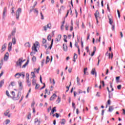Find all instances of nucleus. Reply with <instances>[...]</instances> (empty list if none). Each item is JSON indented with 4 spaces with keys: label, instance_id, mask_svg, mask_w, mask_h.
Here are the masks:
<instances>
[{
    "label": "nucleus",
    "instance_id": "1",
    "mask_svg": "<svg viewBox=\"0 0 125 125\" xmlns=\"http://www.w3.org/2000/svg\"><path fill=\"white\" fill-rule=\"evenodd\" d=\"M22 12V9L21 8H19L16 12V19H19V16H20V13Z\"/></svg>",
    "mask_w": 125,
    "mask_h": 125
},
{
    "label": "nucleus",
    "instance_id": "2",
    "mask_svg": "<svg viewBox=\"0 0 125 125\" xmlns=\"http://www.w3.org/2000/svg\"><path fill=\"white\" fill-rule=\"evenodd\" d=\"M12 94L13 96V99L14 100H19V98H20V97L21 96V95L19 96V93H18L17 97H15V92L14 91H12Z\"/></svg>",
    "mask_w": 125,
    "mask_h": 125
},
{
    "label": "nucleus",
    "instance_id": "3",
    "mask_svg": "<svg viewBox=\"0 0 125 125\" xmlns=\"http://www.w3.org/2000/svg\"><path fill=\"white\" fill-rule=\"evenodd\" d=\"M51 23H48L47 25L44 26L43 27V31H45V32H46L47 31V28L48 29H51Z\"/></svg>",
    "mask_w": 125,
    "mask_h": 125
},
{
    "label": "nucleus",
    "instance_id": "4",
    "mask_svg": "<svg viewBox=\"0 0 125 125\" xmlns=\"http://www.w3.org/2000/svg\"><path fill=\"white\" fill-rule=\"evenodd\" d=\"M107 17L109 20V23L110 25H113V23H114V20H113V17L111 14H109L107 16Z\"/></svg>",
    "mask_w": 125,
    "mask_h": 125
},
{
    "label": "nucleus",
    "instance_id": "5",
    "mask_svg": "<svg viewBox=\"0 0 125 125\" xmlns=\"http://www.w3.org/2000/svg\"><path fill=\"white\" fill-rule=\"evenodd\" d=\"M6 12H7V7H4L3 13H2V18L3 19H4L5 18V17L6 16Z\"/></svg>",
    "mask_w": 125,
    "mask_h": 125
},
{
    "label": "nucleus",
    "instance_id": "6",
    "mask_svg": "<svg viewBox=\"0 0 125 125\" xmlns=\"http://www.w3.org/2000/svg\"><path fill=\"white\" fill-rule=\"evenodd\" d=\"M24 62L23 61H22V60H21V59H19V60L17 62H16V64L18 66H19V67H20V68H21V66L22 65V63Z\"/></svg>",
    "mask_w": 125,
    "mask_h": 125
},
{
    "label": "nucleus",
    "instance_id": "7",
    "mask_svg": "<svg viewBox=\"0 0 125 125\" xmlns=\"http://www.w3.org/2000/svg\"><path fill=\"white\" fill-rule=\"evenodd\" d=\"M34 125H41V121L38 118H36L34 120Z\"/></svg>",
    "mask_w": 125,
    "mask_h": 125
},
{
    "label": "nucleus",
    "instance_id": "8",
    "mask_svg": "<svg viewBox=\"0 0 125 125\" xmlns=\"http://www.w3.org/2000/svg\"><path fill=\"white\" fill-rule=\"evenodd\" d=\"M12 49V42H9L8 43V51L10 52L11 51Z\"/></svg>",
    "mask_w": 125,
    "mask_h": 125
},
{
    "label": "nucleus",
    "instance_id": "9",
    "mask_svg": "<svg viewBox=\"0 0 125 125\" xmlns=\"http://www.w3.org/2000/svg\"><path fill=\"white\" fill-rule=\"evenodd\" d=\"M8 57H9V54H8V52H7L6 53L4 57V61H7V60H8Z\"/></svg>",
    "mask_w": 125,
    "mask_h": 125
},
{
    "label": "nucleus",
    "instance_id": "10",
    "mask_svg": "<svg viewBox=\"0 0 125 125\" xmlns=\"http://www.w3.org/2000/svg\"><path fill=\"white\" fill-rule=\"evenodd\" d=\"M6 43H5L2 46V48L1 49V52H3L4 51V50H5V49H6Z\"/></svg>",
    "mask_w": 125,
    "mask_h": 125
},
{
    "label": "nucleus",
    "instance_id": "11",
    "mask_svg": "<svg viewBox=\"0 0 125 125\" xmlns=\"http://www.w3.org/2000/svg\"><path fill=\"white\" fill-rule=\"evenodd\" d=\"M91 74V75H95V77L97 76V73L96 72V70H95V68L92 69Z\"/></svg>",
    "mask_w": 125,
    "mask_h": 125
},
{
    "label": "nucleus",
    "instance_id": "12",
    "mask_svg": "<svg viewBox=\"0 0 125 125\" xmlns=\"http://www.w3.org/2000/svg\"><path fill=\"white\" fill-rule=\"evenodd\" d=\"M37 46H36V44L34 43L33 46L32 47V50L33 51H36V52H38V50L37 49Z\"/></svg>",
    "mask_w": 125,
    "mask_h": 125
},
{
    "label": "nucleus",
    "instance_id": "13",
    "mask_svg": "<svg viewBox=\"0 0 125 125\" xmlns=\"http://www.w3.org/2000/svg\"><path fill=\"white\" fill-rule=\"evenodd\" d=\"M95 17L96 18V20H97V18L99 17V12H98V10L96 11L95 13L94 14Z\"/></svg>",
    "mask_w": 125,
    "mask_h": 125
},
{
    "label": "nucleus",
    "instance_id": "14",
    "mask_svg": "<svg viewBox=\"0 0 125 125\" xmlns=\"http://www.w3.org/2000/svg\"><path fill=\"white\" fill-rule=\"evenodd\" d=\"M21 76H22V73H18L15 75V78H17V79H19V78Z\"/></svg>",
    "mask_w": 125,
    "mask_h": 125
},
{
    "label": "nucleus",
    "instance_id": "15",
    "mask_svg": "<svg viewBox=\"0 0 125 125\" xmlns=\"http://www.w3.org/2000/svg\"><path fill=\"white\" fill-rule=\"evenodd\" d=\"M57 110H56V107H54L52 109L51 112L50 113V115H53L54 114V112H56Z\"/></svg>",
    "mask_w": 125,
    "mask_h": 125
},
{
    "label": "nucleus",
    "instance_id": "16",
    "mask_svg": "<svg viewBox=\"0 0 125 125\" xmlns=\"http://www.w3.org/2000/svg\"><path fill=\"white\" fill-rule=\"evenodd\" d=\"M30 61V59L28 57L27 61L25 62V63L22 66V68H25L26 66L29 64V62Z\"/></svg>",
    "mask_w": 125,
    "mask_h": 125
},
{
    "label": "nucleus",
    "instance_id": "17",
    "mask_svg": "<svg viewBox=\"0 0 125 125\" xmlns=\"http://www.w3.org/2000/svg\"><path fill=\"white\" fill-rule=\"evenodd\" d=\"M55 97H57V95L55 94H53V95L50 97V100L51 101L54 100V98H55Z\"/></svg>",
    "mask_w": 125,
    "mask_h": 125
},
{
    "label": "nucleus",
    "instance_id": "18",
    "mask_svg": "<svg viewBox=\"0 0 125 125\" xmlns=\"http://www.w3.org/2000/svg\"><path fill=\"white\" fill-rule=\"evenodd\" d=\"M19 85L20 90H22V89L23 88V83H22V82H19Z\"/></svg>",
    "mask_w": 125,
    "mask_h": 125
},
{
    "label": "nucleus",
    "instance_id": "19",
    "mask_svg": "<svg viewBox=\"0 0 125 125\" xmlns=\"http://www.w3.org/2000/svg\"><path fill=\"white\" fill-rule=\"evenodd\" d=\"M37 84V79H33L32 80V85H36Z\"/></svg>",
    "mask_w": 125,
    "mask_h": 125
},
{
    "label": "nucleus",
    "instance_id": "20",
    "mask_svg": "<svg viewBox=\"0 0 125 125\" xmlns=\"http://www.w3.org/2000/svg\"><path fill=\"white\" fill-rule=\"evenodd\" d=\"M63 48L64 51H67L68 50V47L67 46V44H63Z\"/></svg>",
    "mask_w": 125,
    "mask_h": 125
},
{
    "label": "nucleus",
    "instance_id": "21",
    "mask_svg": "<svg viewBox=\"0 0 125 125\" xmlns=\"http://www.w3.org/2000/svg\"><path fill=\"white\" fill-rule=\"evenodd\" d=\"M112 111H114V106L111 105L110 106L109 108H108V112H112Z\"/></svg>",
    "mask_w": 125,
    "mask_h": 125
},
{
    "label": "nucleus",
    "instance_id": "22",
    "mask_svg": "<svg viewBox=\"0 0 125 125\" xmlns=\"http://www.w3.org/2000/svg\"><path fill=\"white\" fill-rule=\"evenodd\" d=\"M31 75L32 76V77H31V79H32V80L34 79H36V75H35V72H31Z\"/></svg>",
    "mask_w": 125,
    "mask_h": 125
},
{
    "label": "nucleus",
    "instance_id": "23",
    "mask_svg": "<svg viewBox=\"0 0 125 125\" xmlns=\"http://www.w3.org/2000/svg\"><path fill=\"white\" fill-rule=\"evenodd\" d=\"M24 45L26 47H31V44L29 42L25 43Z\"/></svg>",
    "mask_w": 125,
    "mask_h": 125
},
{
    "label": "nucleus",
    "instance_id": "24",
    "mask_svg": "<svg viewBox=\"0 0 125 125\" xmlns=\"http://www.w3.org/2000/svg\"><path fill=\"white\" fill-rule=\"evenodd\" d=\"M9 112H10L9 109L6 110V111L4 113V116H7L8 115V114H9Z\"/></svg>",
    "mask_w": 125,
    "mask_h": 125
},
{
    "label": "nucleus",
    "instance_id": "25",
    "mask_svg": "<svg viewBox=\"0 0 125 125\" xmlns=\"http://www.w3.org/2000/svg\"><path fill=\"white\" fill-rule=\"evenodd\" d=\"M9 123H10V120H9V119H7L5 121L4 124H5V125H8V124H9Z\"/></svg>",
    "mask_w": 125,
    "mask_h": 125
},
{
    "label": "nucleus",
    "instance_id": "26",
    "mask_svg": "<svg viewBox=\"0 0 125 125\" xmlns=\"http://www.w3.org/2000/svg\"><path fill=\"white\" fill-rule=\"evenodd\" d=\"M4 84V80H2L0 82V87H1L2 85Z\"/></svg>",
    "mask_w": 125,
    "mask_h": 125
},
{
    "label": "nucleus",
    "instance_id": "27",
    "mask_svg": "<svg viewBox=\"0 0 125 125\" xmlns=\"http://www.w3.org/2000/svg\"><path fill=\"white\" fill-rule=\"evenodd\" d=\"M15 33H16V29L15 28L12 31V33H11L12 36H14V35H15Z\"/></svg>",
    "mask_w": 125,
    "mask_h": 125
},
{
    "label": "nucleus",
    "instance_id": "28",
    "mask_svg": "<svg viewBox=\"0 0 125 125\" xmlns=\"http://www.w3.org/2000/svg\"><path fill=\"white\" fill-rule=\"evenodd\" d=\"M80 78H79V77H77V82L78 83V85H81V83H80Z\"/></svg>",
    "mask_w": 125,
    "mask_h": 125
},
{
    "label": "nucleus",
    "instance_id": "29",
    "mask_svg": "<svg viewBox=\"0 0 125 125\" xmlns=\"http://www.w3.org/2000/svg\"><path fill=\"white\" fill-rule=\"evenodd\" d=\"M32 60L33 62H36L37 61V58L35 56H33V58H32Z\"/></svg>",
    "mask_w": 125,
    "mask_h": 125
},
{
    "label": "nucleus",
    "instance_id": "30",
    "mask_svg": "<svg viewBox=\"0 0 125 125\" xmlns=\"http://www.w3.org/2000/svg\"><path fill=\"white\" fill-rule=\"evenodd\" d=\"M12 43L13 44H15L16 43V39H15V38L12 39Z\"/></svg>",
    "mask_w": 125,
    "mask_h": 125
},
{
    "label": "nucleus",
    "instance_id": "31",
    "mask_svg": "<svg viewBox=\"0 0 125 125\" xmlns=\"http://www.w3.org/2000/svg\"><path fill=\"white\" fill-rule=\"evenodd\" d=\"M50 60V59H49V57L47 56L46 57V61L45 62L46 64H47V63H48V62H49Z\"/></svg>",
    "mask_w": 125,
    "mask_h": 125
},
{
    "label": "nucleus",
    "instance_id": "32",
    "mask_svg": "<svg viewBox=\"0 0 125 125\" xmlns=\"http://www.w3.org/2000/svg\"><path fill=\"white\" fill-rule=\"evenodd\" d=\"M53 44V39L52 40L51 45L49 46L48 48H49L50 49H51Z\"/></svg>",
    "mask_w": 125,
    "mask_h": 125
},
{
    "label": "nucleus",
    "instance_id": "33",
    "mask_svg": "<svg viewBox=\"0 0 125 125\" xmlns=\"http://www.w3.org/2000/svg\"><path fill=\"white\" fill-rule=\"evenodd\" d=\"M65 123H66V120L63 119L62 120V122L61 123V125H65Z\"/></svg>",
    "mask_w": 125,
    "mask_h": 125
},
{
    "label": "nucleus",
    "instance_id": "34",
    "mask_svg": "<svg viewBox=\"0 0 125 125\" xmlns=\"http://www.w3.org/2000/svg\"><path fill=\"white\" fill-rule=\"evenodd\" d=\"M107 89L109 93V98H111V95L110 94V93H111V91H110V90L109 89V87H107Z\"/></svg>",
    "mask_w": 125,
    "mask_h": 125
},
{
    "label": "nucleus",
    "instance_id": "35",
    "mask_svg": "<svg viewBox=\"0 0 125 125\" xmlns=\"http://www.w3.org/2000/svg\"><path fill=\"white\" fill-rule=\"evenodd\" d=\"M105 55L108 56L109 58H111V53H108V51L106 53Z\"/></svg>",
    "mask_w": 125,
    "mask_h": 125
},
{
    "label": "nucleus",
    "instance_id": "36",
    "mask_svg": "<svg viewBox=\"0 0 125 125\" xmlns=\"http://www.w3.org/2000/svg\"><path fill=\"white\" fill-rule=\"evenodd\" d=\"M26 79H30V74L29 73H26Z\"/></svg>",
    "mask_w": 125,
    "mask_h": 125
},
{
    "label": "nucleus",
    "instance_id": "37",
    "mask_svg": "<svg viewBox=\"0 0 125 125\" xmlns=\"http://www.w3.org/2000/svg\"><path fill=\"white\" fill-rule=\"evenodd\" d=\"M12 34H9L8 37V39L7 40L8 41H10V40H11V37H12Z\"/></svg>",
    "mask_w": 125,
    "mask_h": 125
},
{
    "label": "nucleus",
    "instance_id": "38",
    "mask_svg": "<svg viewBox=\"0 0 125 125\" xmlns=\"http://www.w3.org/2000/svg\"><path fill=\"white\" fill-rule=\"evenodd\" d=\"M16 84L15 82H12L11 83V85H12V86H15Z\"/></svg>",
    "mask_w": 125,
    "mask_h": 125
},
{
    "label": "nucleus",
    "instance_id": "39",
    "mask_svg": "<svg viewBox=\"0 0 125 125\" xmlns=\"http://www.w3.org/2000/svg\"><path fill=\"white\" fill-rule=\"evenodd\" d=\"M35 85V89H39V87H40V84L36 83Z\"/></svg>",
    "mask_w": 125,
    "mask_h": 125
},
{
    "label": "nucleus",
    "instance_id": "40",
    "mask_svg": "<svg viewBox=\"0 0 125 125\" xmlns=\"http://www.w3.org/2000/svg\"><path fill=\"white\" fill-rule=\"evenodd\" d=\"M44 64V59H43L41 62V66L42 67H43V65Z\"/></svg>",
    "mask_w": 125,
    "mask_h": 125
},
{
    "label": "nucleus",
    "instance_id": "41",
    "mask_svg": "<svg viewBox=\"0 0 125 125\" xmlns=\"http://www.w3.org/2000/svg\"><path fill=\"white\" fill-rule=\"evenodd\" d=\"M34 12L35 13H37V15H38V14H39V11L38 10V9H35Z\"/></svg>",
    "mask_w": 125,
    "mask_h": 125
},
{
    "label": "nucleus",
    "instance_id": "42",
    "mask_svg": "<svg viewBox=\"0 0 125 125\" xmlns=\"http://www.w3.org/2000/svg\"><path fill=\"white\" fill-rule=\"evenodd\" d=\"M47 40L48 41H51V36H50V35H49L48 36H47Z\"/></svg>",
    "mask_w": 125,
    "mask_h": 125
},
{
    "label": "nucleus",
    "instance_id": "43",
    "mask_svg": "<svg viewBox=\"0 0 125 125\" xmlns=\"http://www.w3.org/2000/svg\"><path fill=\"white\" fill-rule=\"evenodd\" d=\"M111 26H112L111 30L112 31H115V24L111 25Z\"/></svg>",
    "mask_w": 125,
    "mask_h": 125
},
{
    "label": "nucleus",
    "instance_id": "44",
    "mask_svg": "<svg viewBox=\"0 0 125 125\" xmlns=\"http://www.w3.org/2000/svg\"><path fill=\"white\" fill-rule=\"evenodd\" d=\"M77 58H78V55L75 53L74 56L73 57V59H77Z\"/></svg>",
    "mask_w": 125,
    "mask_h": 125
},
{
    "label": "nucleus",
    "instance_id": "45",
    "mask_svg": "<svg viewBox=\"0 0 125 125\" xmlns=\"http://www.w3.org/2000/svg\"><path fill=\"white\" fill-rule=\"evenodd\" d=\"M61 101V99L60 97H58V100L56 101L58 103H60V102Z\"/></svg>",
    "mask_w": 125,
    "mask_h": 125
},
{
    "label": "nucleus",
    "instance_id": "46",
    "mask_svg": "<svg viewBox=\"0 0 125 125\" xmlns=\"http://www.w3.org/2000/svg\"><path fill=\"white\" fill-rule=\"evenodd\" d=\"M61 101V99L60 97H58V100L56 101L58 103H60V102Z\"/></svg>",
    "mask_w": 125,
    "mask_h": 125
},
{
    "label": "nucleus",
    "instance_id": "47",
    "mask_svg": "<svg viewBox=\"0 0 125 125\" xmlns=\"http://www.w3.org/2000/svg\"><path fill=\"white\" fill-rule=\"evenodd\" d=\"M35 46H36V47H38V46H39V42L36 41L35 42Z\"/></svg>",
    "mask_w": 125,
    "mask_h": 125
},
{
    "label": "nucleus",
    "instance_id": "48",
    "mask_svg": "<svg viewBox=\"0 0 125 125\" xmlns=\"http://www.w3.org/2000/svg\"><path fill=\"white\" fill-rule=\"evenodd\" d=\"M117 13H118L119 18H121V13H120V11H119V10H117Z\"/></svg>",
    "mask_w": 125,
    "mask_h": 125
},
{
    "label": "nucleus",
    "instance_id": "49",
    "mask_svg": "<svg viewBox=\"0 0 125 125\" xmlns=\"http://www.w3.org/2000/svg\"><path fill=\"white\" fill-rule=\"evenodd\" d=\"M41 16V19L42 20H43L44 19V18H43V15H42V13H40Z\"/></svg>",
    "mask_w": 125,
    "mask_h": 125
},
{
    "label": "nucleus",
    "instance_id": "50",
    "mask_svg": "<svg viewBox=\"0 0 125 125\" xmlns=\"http://www.w3.org/2000/svg\"><path fill=\"white\" fill-rule=\"evenodd\" d=\"M61 38H62V36H61V35H59L58 36L57 39H59L60 41H61Z\"/></svg>",
    "mask_w": 125,
    "mask_h": 125
},
{
    "label": "nucleus",
    "instance_id": "51",
    "mask_svg": "<svg viewBox=\"0 0 125 125\" xmlns=\"http://www.w3.org/2000/svg\"><path fill=\"white\" fill-rule=\"evenodd\" d=\"M40 67H39L38 68V69H36V68H35V69L34 70H36V71L37 72V73H38V74H39V73H40Z\"/></svg>",
    "mask_w": 125,
    "mask_h": 125
},
{
    "label": "nucleus",
    "instance_id": "52",
    "mask_svg": "<svg viewBox=\"0 0 125 125\" xmlns=\"http://www.w3.org/2000/svg\"><path fill=\"white\" fill-rule=\"evenodd\" d=\"M78 93H79V94H81V93H83V91L81 89H79L78 90Z\"/></svg>",
    "mask_w": 125,
    "mask_h": 125
},
{
    "label": "nucleus",
    "instance_id": "53",
    "mask_svg": "<svg viewBox=\"0 0 125 125\" xmlns=\"http://www.w3.org/2000/svg\"><path fill=\"white\" fill-rule=\"evenodd\" d=\"M21 76H22L23 79L25 78V72H21Z\"/></svg>",
    "mask_w": 125,
    "mask_h": 125
},
{
    "label": "nucleus",
    "instance_id": "54",
    "mask_svg": "<svg viewBox=\"0 0 125 125\" xmlns=\"http://www.w3.org/2000/svg\"><path fill=\"white\" fill-rule=\"evenodd\" d=\"M35 104H36V103H35V102H33L31 104L32 108H34V106H35Z\"/></svg>",
    "mask_w": 125,
    "mask_h": 125
},
{
    "label": "nucleus",
    "instance_id": "55",
    "mask_svg": "<svg viewBox=\"0 0 125 125\" xmlns=\"http://www.w3.org/2000/svg\"><path fill=\"white\" fill-rule=\"evenodd\" d=\"M6 94L7 96H8V97H9L10 96L9 95V92H8V91H6Z\"/></svg>",
    "mask_w": 125,
    "mask_h": 125
},
{
    "label": "nucleus",
    "instance_id": "56",
    "mask_svg": "<svg viewBox=\"0 0 125 125\" xmlns=\"http://www.w3.org/2000/svg\"><path fill=\"white\" fill-rule=\"evenodd\" d=\"M43 86L41 88V89H40L41 90H42V89H43V88H44V87H45V83H43Z\"/></svg>",
    "mask_w": 125,
    "mask_h": 125
},
{
    "label": "nucleus",
    "instance_id": "57",
    "mask_svg": "<svg viewBox=\"0 0 125 125\" xmlns=\"http://www.w3.org/2000/svg\"><path fill=\"white\" fill-rule=\"evenodd\" d=\"M13 9H14V7H12V12H11L12 14H13V13H15L14 10Z\"/></svg>",
    "mask_w": 125,
    "mask_h": 125
},
{
    "label": "nucleus",
    "instance_id": "58",
    "mask_svg": "<svg viewBox=\"0 0 125 125\" xmlns=\"http://www.w3.org/2000/svg\"><path fill=\"white\" fill-rule=\"evenodd\" d=\"M65 30L66 31H68V30H69V25H67V24L65 25Z\"/></svg>",
    "mask_w": 125,
    "mask_h": 125
},
{
    "label": "nucleus",
    "instance_id": "59",
    "mask_svg": "<svg viewBox=\"0 0 125 125\" xmlns=\"http://www.w3.org/2000/svg\"><path fill=\"white\" fill-rule=\"evenodd\" d=\"M55 42H60V40L58 39V38H56V39H55Z\"/></svg>",
    "mask_w": 125,
    "mask_h": 125
},
{
    "label": "nucleus",
    "instance_id": "60",
    "mask_svg": "<svg viewBox=\"0 0 125 125\" xmlns=\"http://www.w3.org/2000/svg\"><path fill=\"white\" fill-rule=\"evenodd\" d=\"M118 89H121L122 88V85H119L117 86Z\"/></svg>",
    "mask_w": 125,
    "mask_h": 125
},
{
    "label": "nucleus",
    "instance_id": "61",
    "mask_svg": "<svg viewBox=\"0 0 125 125\" xmlns=\"http://www.w3.org/2000/svg\"><path fill=\"white\" fill-rule=\"evenodd\" d=\"M75 45L76 47H77V48H79V45L78 44V42H76L75 43Z\"/></svg>",
    "mask_w": 125,
    "mask_h": 125
},
{
    "label": "nucleus",
    "instance_id": "62",
    "mask_svg": "<svg viewBox=\"0 0 125 125\" xmlns=\"http://www.w3.org/2000/svg\"><path fill=\"white\" fill-rule=\"evenodd\" d=\"M46 40H45V39H43L42 43H46Z\"/></svg>",
    "mask_w": 125,
    "mask_h": 125
},
{
    "label": "nucleus",
    "instance_id": "63",
    "mask_svg": "<svg viewBox=\"0 0 125 125\" xmlns=\"http://www.w3.org/2000/svg\"><path fill=\"white\" fill-rule=\"evenodd\" d=\"M27 83V85L28 86H30L31 85V84H32V83H31V82H28V83Z\"/></svg>",
    "mask_w": 125,
    "mask_h": 125
},
{
    "label": "nucleus",
    "instance_id": "64",
    "mask_svg": "<svg viewBox=\"0 0 125 125\" xmlns=\"http://www.w3.org/2000/svg\"><path fill=\"white\" fill-rule=\"evenodd\" d=\"M56 118L58 119V118H59V114L56 113L55 114Z\"/></svg>",
    "mask_w": 125,
    "mask_h": 125
}]
</instances>
